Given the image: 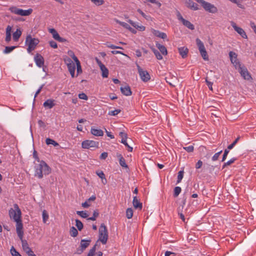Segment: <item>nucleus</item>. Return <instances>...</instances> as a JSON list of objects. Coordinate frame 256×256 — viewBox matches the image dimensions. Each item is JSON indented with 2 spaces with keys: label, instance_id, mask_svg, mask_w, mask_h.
I'll list each match as a JSON object with an SVG mask.
<instances>
[{
  "label": "nucleus",
  "instance_id": "nucleus-1",
  "mask_svg": "<svg viewBox=\"0 0 256 256\" xmlns=\"http://www.w3.org/2000/svg\"><path fill=\"white\" fill-rule=\"evenodd\" d=\"M50 172V168L44 161L41 160L40 164L35 166L34 176L38 178H42L44 175H48Z\"/></svg>",
  "mask_w": 256,
  "mask_h": 256
},
{
  "label": "nucleus",
  "instance_id": "nucleus-2",
  "mask_svg": "<svg viewBox=\"0 0 256 256\" xmlns=\"http://www.w3.org/2000/svg\"><path fill=\"white\" fill-rule=\"evenodd\" d=\"M40 40L38 38H32L30 34L26 36V44L28 46L27 51L28 52H30L34 50L36 46L38 44Z\"/></svg>",
  "mask_w": 256,
  "mask_h": 256
},
{
  "label": "nucleus",
  "instance_id": "nucleus-3",
  "mask_svg": "<svg viewBox=\"0 0 256 256\" xmlns=\"http://www.w3.org/2000/svg\"><path fill=\"white\" fill-rule=\"evenodd\" d=\"M108 231L104 224H102L99 228L98 240L104 244H106L108 239Z\"/></svg>",
  "mask_w": 256,
  "mask_h": 256
},
{
  "label": "nucleus",
  "instance_id": "nucleus-4",
  "mask_svg": "<svg viewBox=\"0 0 256 256\" xmlns=\"http://www.w3.org/2000/svg\"><path fill=\"white\" fill-rule=\"evenodd\" d=\"M195 0L196 2L201 4L202 6L205 10L208 12H209L212 13V14L217 12L218 8L214 4H211L210 3H209L207 2H206L204 0Z\"/></svg>",
  "mask_w": 256,
  "mask_h": 256
},
{
  "label": "nucleus",
  "instance_id": "nucleus-5",
  "mask_svg": "<svg viewBox=\"0 0 256 256\" xmlns=\"http://www.w3.org/2000/svg\"><path fill=\"white\" fill-rule=\"evenodd\" d=\"M9 10L13 14L21 16H28L32 12V8H30L28 10H24L15 6L10 7L9 8Z\"/></svg>",
  "mask_w": 256,
  "mask_h": 256
},
{
  "label": "nucleus",
  "instance_id": "nucleus-6",
  "mask_svg": "<svg viewBox=\"0 0 256 256\" xmlns=\"http://www.w3.org/2000/svg\"><path fill=\"white\" fill-rule=\"evenodd\" d=\"M21 210L18 205L16 204H14V208H10L9 210V216L14 220H18L21 218Z\"/></svg>",
  "mask_w": 256,
  "mask_h": 256
},
{
  "label": "nucleus",
  "instance_id": "nucleus-7",
  "mask_svg": "<svg viewBox=\"0 0 256 256\" xmlns=\"http://www.w3.org/2000/svg\"><path fill=\"white\" fill-rule=\"evenodd\" d=\"M91 240H82L80 242V247L76 249V254H82L84 251L87 248L90 244Z\"/></svg>",
  "mask_w": 256,
  "mask_h": 256
},
{
  "label": "nucleus",
  "instance_id": "nucleus-8",
  "mask_svg": "<svg viewBox=\"0 0 256 256\" xmlns=\"http://www.w3.org/2000/svg\"><path fill=\"white\" fill-rule=\"evenodd\" d=\"M238 72L240 73L241 76L246 80H252V78L251 76L250 73L248 72V69L244 66H242L241 64H239Z\"/></svg>",
  "mask_w": 256,
  "mask_h": 256
},
{
  "label": "nucleus",
  "instance_id": "nucleus-9",
  "mask_svg": "<svg viewBox=\"0 0 256 256\" xmlns=\"http://www.w3.org/2000/svg\"><path fill=\"white\" fill-rule=\"evenodd\" d=\"M138 72L142 79L144 82H147L150 80V75L146 70H144L139 65L136 66Z\"/></svg>",
  "mask_w": 256,
  "mask_h": 256
},
{
  "label": "nucleus",
  "instance_id": "nucleus-10",
  "mask_svg": "<svg viewBox=\"0 0 256 256\" xmlns=\"http://www.w3.org/2000/svg\"><path fill=\"white\" fill-rule=\"evenodd\" d=\"M82 146L83 148H98V142L92 140H86L82 142Z\"/></svg>",
  "mask_w": 256,
  "mask_h": 256
},
{
  "label": "nucleus",
  "instance_id": "nucleus-11",
  "mask_svg": "<svg viewBox=\"0 0 256 256\" xmlns=\"http://www.w3.org/2000/svg\"><path fill=\"white\" fill-rule=\"evenodd\" d=\"M48 30L49 32L52 34V36L54 40L61 42H65L66 41V40L65 38H62L60 36L59 34L58 33V32L55 29L50 28Z\"/></svg>",
  "mask_w": 256,
  "mask_h": 256
},
{
  "label": "nucleus",
  "instance_id": "nucleus-12",
  "mask_svg": "<svg viewBox=\"0 0 256 256\" xmlns=\"http://www.w3.org/2000/svg\"><path fill=\"white\" fill-rule=\"evenodd\" d=\"M34 60L36 64V65L39 67L42 68L44 65V58L43 56L39 54H36L34 57Z\"/></svg>",
  "mask_w": 256,
  "mask_h": 256
},
{
  "label": "nucleus",
  "instance_id": "nucleus-13",
  "mask_svg": "<svg viewBox=\"0 0 256 256\" xmlns=\"http://www.w3.org/2000/svg\"><path fill=\"white\" fill-rule=\"evenodd\" d=\"M232 26L242 38H247L246 33L242 28L238 26L233 22H232Z\"/></svg>",
  "mask_w": 256,
  "mask_h": 256
},
{
  "label": "nucleus",
  "instance_id": "nucleus-14",
  "mask_svg": "<svg viewBox=\"0 0 256 256\" xmlns=\"http://www.w3.org/2000/svg\"><path fill=\"white\" fill-rule=\"evenodd\" d=\"M68 62L67 64V66L68 71L72 78L74 77V72L76 70V65L69 58L68 60Z\"/></svg>",
  "mask_w": 256,
  "mask_h": 256
},
{
  "label": "nucleus",
  "instance_id": "nucleus-15",
  "mask_svg": "<svg viewBox=\"0 0 256 256\" xmlns=\"http://www.w3.org/2000/svg\"><path fill=\"white\" fill-rule=\"evenodd\" d=\"M229 56L232 63L234 64L236 66L240 64V62L238 61L237 54L236 52L230 51L229 52Z\"/></svg>",
  "mask_w": 256,
  "mask_h": 256
},
{
  "label": "nucleus",
  "instance_id": "nucleus-16",
  "mask_svg": "<svg viewBox=\"0 0 256 256\" xmlns=\"http://www.w3.org/2000/svg\"><path fill=\"white\" fill-rule=\"evenodd\" d=\"M184 3L188 8L196 10H198V5L192 0H184Z\"/></svg>",
  "mask_w": 256,
  "mask_h": 256
},
{
  "label": "nucleus",
  "instance_id": "nucleus-17",
  "mask_svg": "<svg viewBox=\"0 0 256 256\" xmlns=\"http://www.w3.org/2000/svg\"><path fill=\"white\" fill-rule=\"evenodd\" d=\"M120 90L124 96H130L132 94L130 88L129 86H126L124 87L121 86Z\"/></svg>",
  "mask_w": 256,
  "mask_h": 256
},
{
  "label": "nucleus",
  "instance_id": "nucleus-18",
  "mask_svg": "<svg viewBox=\"0 0 256 256\" xmlns=\"http://www.w3.org/2000/svg\"><path fill=\"white\" fill-rule=\"evenodd\" d=\"M92 134L96 136H101L104 135V132L102 130L97 129L95 126H92L90 129Z\"/></svg>",
  "mask_w": 256,
  "mask_h": 256
},
{
  "label": "nucleus",
  "instance_id": "nucleus-19",
  "mask_svg": "<svg viewBox=\"0 0 256 256\" xmlns=\"http://www.w3.org/2000/svg\"><path fill=\"white\" fill-rule=\"evenodd\" d=\"M152 32L156 36L162 38L164 40L167 38V35L164 32H160L159 30L154 29H152Z\"/></svg>",
  "mask_w": 256,
  "mask_h": 256
},
{
  "label": "nucleus",
  "instance_id": "nucleus-20",
  "mask_svg": "<svg viewBox=\"0 0 256 256\" xmlns=\"http://www.w3.org/2000/svg\"><path fill=\"white\" fill-rule=\"evenodd\" d=\"M54 102V100L48 99L44 102L43 106L46 108L50 109L55 106V104Z\"/></svg>",
  "mask_w": 256,
  "mask_h": 256
},
{
  "label": "nucleus",
  "instance_id": "nucleus-21",
  "mask_svg": "<svg viewBox=\"0 0 256 256\" xmlns=\"http://www.w3.org/2000/svg\"><path fill=\"white\" fill-rule=\"evenodd\" d=\"M178 50L180 55L183 58H184L187 56L188 52V48L184 46L180 47L178 48Z\"/></svg>",
  "mask_w": 256,
  "mask_h": 256
},
{
  "label": "nucleus",
  "instance_id": "nucleus-22",
  "mask_svg": "<svg viewBox=\"0 0 256 256\" xmlns=\"http://www.w3.org/2000/svg\"><path fill=\"white\" fill-rule=\"evenodd\" d=\"M132 204L135 208L142 209V204L138 200L136 196L134 197Z\"/></svg>",
  "mask_w": 256,
  "mask_h": 256
},
{
  "label": "nucleus",
  "instance_id": "nucleus-23",
  "mask_svg": "<svg viewBox=\"0 0 256 256\" xmlns=\"http://www.w3.org/2000/svg\"><path fill=\"white\" fill-rule=\"evenodd\" d=\"M156 46L160 50L161 54L164 56L168 54V51L166 48L163 45L160 44L158 42H156Z\"/></svg>",
  "mask_w": 256,
  "mask_h": 256
},
{
  "label": "nucleus",
  "instance_id": "nucleus-24",
  "mask_svg": "<svg viewBox=\"0 0 256 256\" xmlns=\"http://www.w3.org/2000/svg\"><path fill=\"white\" fill-rule=\"evenodd\" d=\"M11 30L12 27L10 26H8L6 28V36L5 40L7 42H8L11 40Z\"/></svg>",
  "mask_w": 256,
  "mask_h": 256
},
{
  "label": "nucleus",
  "instance_id": "nucleus-25",
  "mask_svg": "<svg viewBox=\"0 0 256 256\" xmlns=\"http://www.w3.org/2000/svg\"><path fill=\"white\" fill-rule=\"evenodd\" d=\"M22 35V31L20 28H18L13 33L12 38L14 42H18Z\"/></svg>",
  "mask_w": 256,
  "mask_h": 256
},
{
  "label": "nucleus",
  "instance_id": "nucleus-26",
  "mask_svg": "<svg viewBox=\"0 0 256 256\" xmlns=\"http://www.w3.org/2000/svg\"><path fill=\"white\" fill-rule=\"evenodd\" d=\"M117 156L119 158V163L120 166L122 168H128V166L126 162L125 159L123 158L122 154H118Z\"/></svg>",
  "mask_w": 256,
  "mask_h": 256
},
{
  "label": "nucleus",
  "instance_id": "nucleus-27",
  "mask_svg": "<svg viewBox=\"0 0 256 256\" xmlns=\"http://www.w3.org/2000/svg\"><path fill=\"white\" fill-rule=\"evenodd\" d=\"M196 41L200 52L206 50L204 43L200 39L197 38Z\"/></svg>",
  "mask_w": 256,
  "mask_h": 256
},
{
  "label": "nucleus",
  "instance_id": "nucleus-28",
  "mask_svg": "<svg viewBox=\"0 0 256 256\" xmlns=\"http://www.w3.org/2000/svg\"><path fill=\"white\" fill-rule=\"evenodd\" d=\"M16 222V230L17 232L23 231V224L20 218L14 220Z\"/></svg>",
  "mask_w": 256,
  "mask_h": 256
},
{
  "label": "nucleus",
  "instance_id": "nucleus-29",
  "mask_svg": "<svg viewBox=\"0 0 256 256\" xmlns=\"http://www.w3.org/2000/svg\"><path fill=\"white\" fill-rule=\"evenodd\" d=\"M182 22L185 26L187 27L188 28L191 30L194 29V26L188 20L184 19V20L182 21Z\"/></svg>",
  "mask_w": 256,
  "mask_h": 256
},
{
  "label": "nucleus",
  "instance_id": "nucleus-30",
  "mask_svg": "<svg viewBox=\"0 0 256 256\" xmlns=\"http://www.w3.org/2000/svg\"><path fill=\"white\" fill-rule=\"evenodd\" d=\"M100 69L102 72V76L105 78H108V70L106 66L104 65L102 66L100 68Z\"/></svg>",
  "mask_w": 256,
  "mask_h": 256
},
{
  "label": "nucleus",
  "instance_id": "nucleus-31",
  "mask_svg": "<svg viewBox=\"0 0 256 256\" xmlns=\"http://www.w3.org/2000/svg\"><path fill=\"white\" fill-rule=\"evenodd\" d=\"M171 79H172V80H170V78H169L168 77H166L165 78V80H166V82H168L172 86L174 87V86H175V84H176V78L175 76H174V78H172Z\"/></svg>",
  "mask_w": 256,
  "mask_h": 256
},
{
  "label": "nucleus",
  "instance_id": "nucleus-32",
  "mask_svg": "<svg viewBox=\"0 0 256 256\" xmlns=\"http://www.w3.org/2000/svg\"><path fill=\"white\" fill-rule=\"evenodd\" d=\"M46 143L47 145L52 144L54 146H59V144L56 142L54 141V140H53L50 138H46Z\"/></svg>",
  "mask_w": 256,
  "mask_h": 256
},
{
  "label": "nucleus",
  "instance_id": "nucleus-33",
  "mask_svg": "<svg viewBox=\"0 0 256 256\" xmlns=\"http://www.w3.org/2000/svg\"><path fill=\"white\" fill-rule=\"evenodd\" d=\"M70 234L72 236L76 237L78 234V232L74 226H72L70 228Z\"/></svg>",
  "mask_w": 256,
  "mask_h": 256
},
{
  "label": "nucleus",
  "instance_id": "nucleus-34",
  "mask_svg": "<svg viewBox=\"0 0 256 256\" xmlns=\"http://www.w3.org/2000/svg\"><path fill=\"white\" fill-rule=\"evenodd\" d=\"M99 216V212L98 210H94L93 212L92 216L88 218V220H96V218Z\"/></svg>",
  "mask_w": 256,
  "mask_h": 256
},
{
  "label": "nucleus",
  "instance_id": "nucleus-35",
  "mask_svg": "<svg viewBox=\"0 0 256 256\" xmlns=\"http://www.w3.org/2000/svg\"><path fill=\"white\" fill-rule=\"evenodd\" d=\"M76 226L77 227L78 230L80 231L84 227L83 224L79 220H76Z\"/></svg>",
  "mask_w": 256,
  "mask_h": 256
},
{
  "label": "nucleus",
  "instance_id": "nucleus-36",
  "mask_svg": "<svg viewBox=\"0 0 256 256\" xmlns=\"http://www.w3.org/2000/svg\"><path fill=\"white\" fill-rule=\"evenodd\" d=\"M126 216L128 219L131 218L133 216V210L132 208H128L126 210Z\"/></svg>",
  "mask_w": 256,
  "mask_h": 256
},
{
  "label": "nucleus",
  "instance_id": "nucleus-37",
  "mask_svg": "<svg viewBox=\"0 0 256 256\" xmlns=\"http://www.w3.org/2000/svg\"><path fill=\"white\" fill-rule=\"evenodd\" d=\"M16 48V46H6L5 49L4 50V52L5 54H8L12 52Z\"/></svg>",
  "mask_w": 256,
  "mask_h": 256
},
{
  "label": "nucleus",
  "instance_id": "nucleus-38",
  "mask_svg": "<svg viewBox=\"0 0 256 256\" xmlns=\"http://www.w3.org/2000/svg\"><path fill=\"white\" fill-rule=\"evenodd\" d=\"M182 190L180 186H176L174 188V198L177 197L180 193Z\"/></svg>",
  "mask_w": 256,
  "mask_h": 256
},
{
  "label": "nucleus",
  "instance_id": "nucleus-39",
  "mask_svg": "<svg viewBox=\"0 0 256 256\" xmlns=\"http://www.w3.org/2000/svg\"><path fill=\"white\" fill-rule=\"evenodd\" d=\"M49 216L46 210H44L42 212V220L44 223H46L48 219Z\"/></svg>",
  "mask_w": 256,
  "mask_h": 256
},
{
  "label": "nucleus",
  "instance_id": "nucleus-40",
  "mask_svg": "<svg viewBox=\"0 0 256 256\" xmlns=\"http://www.w3.org/2000/svg\"><path fill=\"white\" fill-rule=\"evenodd\" d=\"M10 252L12 256H22V255L16 251L13 246L11 248Z\"/></svg>",
  "mask_w": 256,
  "mask_h": 256
},
{
  "label": "nucleus",
  "instance_id": "nucleus-41",
  "mask_svg": "<svg viewBox=\"0 0 256 256\" xmlns=\"http://www.w3.org/2000/svg\"><path fill=\"white\" fill-rule=\"evenodd\" d=\"M117 22L121 26L126 29L129 30H131L132 29V28L130 26V25L126 22H120L119 20H117Z\"/></svg>",
  "mask_w": 256,
  "mask_h": 256
},
{
  "label": "nucleus",
  "instance_id": "nucleus-42",
  "mask_svg": "<svg viewBox=\"0 0 256 256\" xmlns=\"http://www.w3.org/2000/svg\"><path fill=\"white\" fill-rule=\"evenodd\" d=\"M236 160V158H234L230 159V160L228 161L227 162H224L222 166V168H224L226 166H230L231 164H233Z\"/></svg>",
  "mask_w": 256,
  "mask_h": 256
},
{
  "label": "nucleus",
  "instance_id": "nucleus-43",
  "mask_svg": "<svg viewBox=\"0 0 256 256\" xmlns=\"http://www.w3.org/2000/svg\"><path fill=\"white\" fill-rule=\"evenodd\" d=\"M91 2L97 6L102 5L104 1V0H90Z\"/></svg>",
  "mask_w": 256,
  "mask_h": 256
},
{
  "label": "nucleus",
  "instance_id": "nucleus-44",
  "mask_svg": "<svg viewBox=\"0 0 256 256\" xmlns=\"http://www.w3.org/2000/svg\"><path fill=\"white\" fill-rule=\"evenodd\" d=\"M200 54L204 60H208V56L207 54V52L206 51V50L201 51L200 52Z\"/></svg>",
  "mask_w": 256,
  "mask_h": 256
},
{
  "label": "nucleus",
  "instance_id": "nucleus-45",
  "mask_svg": "<svg viewBox=\"0 0 256 256\" xmlns=\"http://www.w3.org/2000/svg\"><path fill=\"white\" fill-rule=\"evenodd\" d=\"M230 0L234 4H236L239 8H243V6L242 4V0Z\"/></svg>",
  "mask_w": 256,
  "mask_h": 256
},
{
  "label": "nucleus",
  "instance_id": "nucleus-46",
  "mask_svg": "<svg viewBox=\"0 0 256 256\" xmlns=\"http://www.w3.org/2000/svg\"><path fill=\"white\" fill-rule=\"evenodd\" d=\"M76 214L82 218H87L88 214L84 211H77Z\"/></svg>",
  "mask_w": 256,
  "mask_h": 256
},
{
  "label": "nucleus",
  "instance_id": "nucleus-47",
  "mask_svg": "<svg viewBox=\"0 0 256 256\" xmlns=\"http://www.w3.org/2000/svg\"><path fill=\"white\" fill-rule=\"evenodd\" d=\"M184 176V172L182 170L178 172L177 183H179L181 182Z\"/></svg>",
  "mask_w": 256,
  "mask_h": 256
},
{
  "label": "nucleus",
  "instance_id": "nucleus-48",
  "mask_svg": "<svg viewBox=\"0 0 256 256\" xmlns=\"http://www.w3.org/2000/svg\"><path fill=\"white\" fill-rule=\"evenodd\" d=\"M183 148L184 150H185L188 152H193V151L194 150V147L192 145L189 146H188L183 147Z\"/></svg>",
  "mask_w": 256,
  "mask_h": 256
},
{
  "label": "nucleus",
  "instance_id": "nucleus-49",
  "mask_svg": "<svg viewBox=\"0 0 256 256\" xmlns=\"http://www.w3.org/2000/svg\"><path fill=\"white\" fill-rule=\"evenodd\" d=\"M106 46L108 48H112V49H122V50H123V48L122 47H120V46H116L115 45L110 44V43H108L106 44Z\"/></svg>",
  "mask_w": 256,
  "mask_h": 256
},
{
  "label": "nucleus",
  "instance_id": "nucleus-50",
  "mask_svg": "<svg viewBox=\"0 0 256 256\" xmlns=\"http://www.w3.org/2000/svg\"><path fill=\"white\" fill-rule=\"evenodd\" d=\"M240 139V137H238L237 138L234 142L232 144H231L230 145H229L228 148V150H231L232 149L234 146L238 142V141Z\"/></svg>",
  "mask_w": 256,
  "mask_h": 256
},
{
  "label": "nucleus",
  "instance_id": "nucleus-51",
  "mask_svg": "<svg viewBox=\"0 0 256 256\" xmlns=\"http://www.w3.org/2000/svg\"><path fill=\"white\" fill-rule=\"evenodd\" d=\"M229 152L230 150L228 149V148L224 150V154L222 156V162H224L226 160L228 154L229 153Z\"/></svg>",
  "mask_w": 256,
  "mask_h": 256
},
{
  "label": "nucleus",
  "instance_id": "nucleus-52",
  "mask_svg": "<svg viewBox=\"0 0 256 256\" xmlns=\"http://www.w3.org/2000/svg\"><path fill=\"white\" fill-rule=\"evenodd\" d=\"M120 111L121 110L120 109H116L114 110L109 112L108 114L110 116H115L117 115L118 114H119L120 112Z\"/></svg>",
  "mask_w": 256,
  "mask_h": 256
},
{
  "label": "nucleus",
  "instance_id": "nucleus-53",
  "mask_svg": "<svg viewBox=\"0 0 256 256\" xmlns=\"http://www.w3.org/2000/svg\"><path fill=\"white\" fill-rule=\"evenodd\" d=\"M96 174L99 176L101 179H104L105 178V174L104 172L102 170H97L96 172Z\"/></svg>",
  "mask_w": 256,
  "mask_h": 256
},
{
  "label": "nucleus",
  "instance_id": "nucleus-54",
  "mask_svg": "<svg viewBox=\"0 0 256 256\" xmlns=\"http://www.w3.org/2000/svg\"><path fill=\"white\" fill-rule=\"evenodd\" d=\"M187 192H184V197H183V199H182V209L181 210H182L184 207V206L185 205L186 203V194H187Z\"/></svg>",
  "mask_w": 256,
  "mask_h": 256
},
{
  "label": "nucleus",
  "instance_id": "nucleus-55",
  "mask_svg": "<svg viewBox=\"0 0 256 256\" xmlns=\"http://www.w3.org/2000/svg\"><path fill=\"white\" fill-rule=\"evenodd\" d=\"M222 150L216 153L214 156L212 157V160L213 161H216L218 160L220 155L222 154Z\"/></svg>",
  "mask_w": 256,
  "mask_h": 256
},
{
  "label": "nucleus",
  "instance_id": "nucleus-56",
  "mask_svg": "<svg viewBox=\"0 0 256 256\" xmlns=\"http://www.w3.org/2000/svg\"><path fill=\"white\" fill-rule=\"evenodd\" d=\"M78 98L80 99L87 100L88 99V96L84 93H81L78 94Z\"/></svg>",
  "mask_w": 256,
  "mask_h": 256
},
{
  "label": "nucleus",
  "instance_id": "nucleus-57",
  "mask_svg": "<svg viewBox=\"0 0 256 256\" xmlns=\"http://www.w3.org/2000/svg\"><path fill=\"white\" fill-rule=\"evenodd\" d=\"M76 67H77L76 72H77V76H78V74H80L82 72V67H81L80 62H78V64H76Z\"/></svg>",
  "mask_w": 256,
  "mask_h": 256
},
{
  "label": "nucleus",
  "instance_id": "nucleus-58",
  "mask_svg": "<svg viewBox=\"0 0 256 256\" xmlns=\"http://www.w3.org/2000/svg\"><path fill=\"white\" fill-rule=\"evenodd\" d=\"M70 52L72 53V54L70 55V56L74 60V61L76 62V64H78V62H80L78 58L75 56L74 53L72 52Z\"/></svg>",
  "mask_w": 256,
  "mask_h": 256
},
{
  "label": "nucleus",
  "instance_id": "nucleus-59",
  "mask_svg": "<svg viewBox=\"0 0 256 256\" xmlns=\"http://www.w3.org/2000/svg\"><path fill=\"white\" fill-rule=\"evenodd\" d=\"M182 210H180V207L178 208V214L180 216V218L182 220L183 222H185V218L184 215L180 212L182 211Z\"/></svg>",
  "mask_w": 256,
  "mask_h": 256
},
{
  "label": "nucleus",
  "instance_id": "nucleus-60",
  "mask_svg": "<svg viewBox=\"0 0 256 256\" xmlns=\"http://www.w3.org/2000/svg\"><path fill=\"white\" fill-rule=\"evenodd\" d=\"M49 44L50 46L52 48H58L57 44L54 40L50 41Z\"/></svg>",
  "mask_w": 256,
  "mask_h": 256
},
{
  "label": "nucleus",
  "instance_id": "nucleus-61",
  "mask_svg": "<svg viewBox=\"0 0 256 256\" xmlns=\"http://www.w3.org/2000/svg\"><path fill=\"white\" fill-rule=\"evenodd\" d=\"M154 54L158 60H161L162 59V56L160 54L159 51L157 50Z\"/></svg>",
  "mask_w": 256,
  "mask_h": 256
},
{
  "label": "nucleus",
  "instance_id": "nucleus-62",
  "mask_svg": "<svg viewBox=\"0 0 256 256\" xmlns=\"http://www.w3.org/2000/svg\"><path fill=\"white\" fill-rule=\"evenodd\" d=\"M128 22L130 24H131L136 28H138V24L137 22H133L132 20H128Z\"/></svg>",
  "mask_w": 256,
  "mask_h": 256
},
{
  "label": "nucleus",
  "instance_id": "nucleus-63",
  "mask_svg": "<svg viewBox=\"0 0 256 256\" xmlns=\"http://www.w3.org/2000/svg\"><path fill=\"white\" fill-rule=\"evenodd\" d=\"M18 236L21 241L24 240L23 236H24V231H20L16 232Z\"/></svg>",
  "mask_w": 256,
  "mask_h": 256
},
{
  "label": "nucleus",
  "instance_id": "nucleus-64",
  "mask_svg": "<svg viewBox=\"0 0 256 256\" xmlns=\"http://www.w3.org/2000/svg\"><path fill=\"white\" fill-rule=\"evenodd\" d=\"M108 152H104L101 154L100 158L101 160H105L108 157Z\"/></svg>",
  "mask_w": 256,
  "mask_h": 256
}]
</instances>
